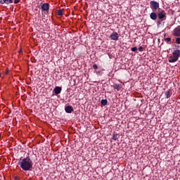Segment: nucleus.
<instances>
[{"instance_id":"obj_17","label":"nucleus","mask_w":180,"mask_h":180,"mask_svg":"<svg viewBox=\"0 0 180 180\" xmlns=\"http://www.w3.org/2000/svg\"><path fill=\"white\" fill-rule=\"evenodd\" d=\"M112 140H115V141H116V140H117V134H113L112 137Z\"/></svg>"},{"instance_id":"obj_13","label":"nucleus","mask_w":180,"mask_h":180,"mask_svg":"<svg viewBox=\"0 0 180 180\" xmlns=\"http://www.w3.org/2000/svg\"><path fill=\"white\" fill-rule=\"evenodd\" d=\"M113 88L115 89H117V91H120V88H122V85L121 84H115L113 85Z\"/></svg>"},{"instance_id":"obj_4","label":"nucleus","mask_w":180,"mask_h":180,"mask_svg":"<svg viewBox=\"0 0 180 180\" xmlns=\"http://www.w3.org/2000/svg\"><path fill=\"white\" fill-rule=\"evenodd\" d=\"M172 35L174 37H180V25L177 26L176 28L174 29L172 32Z\"/></svg>"},{"instance_id":"obj_10","label":"nucleus","mask_w":180,"mask_h":180,"mask_svg":"<svg viewBox=\"0 0 180 180\" xmlns=\"http://www.w3.org/2000/svg\"><path fill=\"white\" fill-rule=\"evenodd\" d=\"M0 4L4 5V4H6V5H10V4H13V0H1Z\"/></svg>"},{"instance_id":"obj_7","label":"nucleus","mask_w":180,"mask_h":180,"mask_svg":"<svg viewBox=\"0 0 180 180\" xmlns=\"http://www.w3.org/2000/svg\"><path fill=\"white\" fill-rule=\"evenodd\" d=\"M110 38L111 39V40H115V41H117V40H119V34H117V32H114L110 34Z\"/></svg>"},{"instance_id":"obj_6","label":"nucleus","mask_w":180,"mask_h":180,"mask_svg":"<svg viewBox=\"0 0 180 180\" xmlns=\"http://www.w3.org/2000/svg\"><path fill=\"white\" fill-rule=\"evenodd\" d=\"M41 9L42 12H49V9H50V6L48 3H44L41 5Z\"/></svg>"},{"instance_id":"obj_21","label":"nucleus","mask_w":180,"mask_h":180,"mask_svg":"<svg viewBox=\"0 0 180 180\" xmlns=\"http://www.w3.org/2000/svg\"><path fill=\"white\" fill-rule=\"evenodd\" d=\"M14 1V4H19L20 2V0H13V2Z\"/></svg>"},{"instance_id":"obj_24","label":"nucleus","mask_w":180,"mask_h":180,"mask_svg":"<svg viewBox=\"0 0 180 180\" xmlns=\"http://www.w3.org/2000/svg\"><path fill=\"white\" fill-rule=\"evenodd\" d=\"M97 75H102V72L98 71L96 72Z\"/></svg>"},{"instance_id":"obj_18","label":"nucleus","mask_w":180,"mask_h":180,"mask_svg":"<svg viewBox=\"0 0 180 180\" xmlns=\"http://www.w3.org/2000/svg\"><path fill=\"white\" fill-rule=\"evenodd\" d=\"M176 44H180V37H177V38H176Z\"/></svg>"},{"instance_id":"obj_12","label":"nucleus","mask_w":180,"mask_h":180,"mask_svg":"<svg viewBox=\"0 0 180 180\" xmlns=\"http://www.w3.org/2000/svg\"><path fill=\"white\" fill-rule=\"evenodd\" d=\"M172 95V93L170 92L169 91H165V97H166L167 99H168L169 98H171Z\"/></svg>"},{"instance_id":"obj_11","label":"nucleus","mask_w":180,"mask_h":180,"mask_svg":"<svg viewBox=\"0 0 180 180\" xmlns=\"http://www.w3.org/2000/svg\"><path fill=\"white\" fill-rule=\"evenodd\" d=\"M150 18L152 20H157V13L153 12L150 14Z\"/></svg>"},{"instance_id":"obj_22","label":"nucleus","mask_w":180,"mask_h":180,"mask_svg":"<svg viewBox=\"0 0 180 180\" xmlns=\"http://www.w3.org/2000/svg\"><path fill=\"white\" fill-rule=\"evenodd\" d=\"M5 75H8L9 74V69H6V72H4Z\"/></svg>"},{"instance_id":"obj_2","label":"nucleus","mask_w":180,"mask_h":180,"mask_svg":"<svg viewBox=\"0 0 180 180\" xmlns=\"http://www.w3.org/2000/svg\"><path fill=\"white\" fill-rule=\"evenodd\" d=\"M180 57V45L176 46L172 56L169 57V63H176Z\"/></svg>"},{"instance_id":"obj_9","label":"nucleus","mask_w":180,"mask_h":180,"mask_svg":"<svg viewBox=\"0 0 180 180\" xmlns=\"http://www.w3.org/2000/svg\"><path fill=\"white\" fill-rule=\"evenodd\" d=\"M62 88L60 86H56L53 89L54 94L56 95H59L61 94Z\"/></svg>"},{"instance_id":"obj_16","label":"nucleus","mask_w":180,"mask_h":180,"mask_svg":"<svg viewBox=\"0 0 180 180\" xmlns=\"http://www.w3.org/2000/svg\"><path fill=\"white\" fill-rule=\"evenodd\" d=\"M58 16H63V10L59 9V10L58 11Z\"/></svg>"},{"instance_id":"obj_8","label":"nucleus","mask_w":180,"mask_h":180,"mask_svg":"<svg viewBox=\"0 0 180 180\" xmlns=\"http://www.w3.org/2000/svg\"><path fill=\"white\" fill-rule=\"evenodd\" d=\"M66 113H72L74 112V108L71 105H68L65 108Z\"/></svg>"},{"instance_id":"obj_5","label":"nucleus","mask_w":180,"mask_h":180,"mask_svg":"<svg viewBox=\"0 0 180 180\" xmlns=\"http://www.w3.org/2000/svg\"><path fill=\"white\" fill-rule=\"evenodd\" d=\"M158 17L159 19H164V18H167V13H165V11L159 9Z\"/></svg>"},{"instance_id":"obj_19","label":"nucleus","mask_w":180,"mask_h":180,"mask_svg":"<svg viewBox=\"0 0 180 180\" xmlns=\"http://www.w3.org/2000/svg\"><path fill=\"white\" fill-rule=\"evenodd\" d=\"M131 51H133V52L137 51V47L134 46V47L131 48Z\"/></svg>"},{"instance_id":"obj_25","label":"nucleus","mask_w":180,"mask_h":180,"mask_svg":"<svg viewBox=\"0 0 180 180\" xmlns=\"http://www.w3.org/2000/svg\"><path fill=\"white\" fill-rule=\"evenodd\" d=\"M1 77V73H0V77Z\"/></svg>"},{"instance_id":"obj_20","label":"nucleus","mask_w":180,"mask_h":180,"mask_svg":"<svg viewBox=\"0 0 180 180\" xmlns=\"http://www.w3.org/2000/svg\"><path fill=\"white\" fill-rule=\"evenodd\" d=\"M93 68H94V70H98V65H96V64L94 65H93Z\"/></svg>"},{"instance_id":"obj_1","label":"nucleus","mask_w":180,"mask_h":180,"mask_svg":"<svg viewBox=\"0 0 180 180\" xmlns=\"http://www.w3.org/2000/svg\"><path fill=\"white\" fill-rule=\"evenodd\" d=\"M18 165L23 171H30L33 168V161L30 160V157L20 158Z\"/></svg>"},{"instance_id":"obj_3","label":"nucleus","mask_w":180,"mask_h":180,"mask_svg":"<svg viewBox=\"0 0 180 180\" xmlns=\"http://www.w3.org/2000/svg\"><path fill=\"white\" fill-rule=\"evenodd\" d=\"M150 8L153 12H155V11L160 9V3L155 1H150Z\"/></svg>"},{"instance_id":"obj_15","label":"nucleus","mask_w":180,"mask_h":180,"mask_svg":"<svg viewBox=\"0 0 180 180\" xmlns=\"http://www.w3.org/2000/svg\"><path fill=\"white\" fill-rule=\"evenodd\" d=\"M165 41L168 44H171V37H167L164 39Z\"/></svg>"},{"instance_id":"obj_14","label":"nucleus","mask_w":180,"mask_h":180,"mask_svg":"<svg viewBox=\"0 0 180 180\" xmlns=\"http://www.w3.org/2000/svg\"><path fill=\"white\" fill-rule=\"evenodd\" d=\"M101 105H103V106H106V105H108V100L106 99L101 100Z\"/></svg>"},{"instance_id":"obj_23","label":"nucleus","mask_w":180,"mask_h":180,"mask_svg":"<svg viewBox=\"0 0 180 180\" xmlns=\"http://www.w3.org/2000/svg\"><path fill=\"white\" fill-rule=\"evenodd\" d=\"M138 50L139 51H143V46H139V48L138 49Z\"/></svg>"}]
</instances>
